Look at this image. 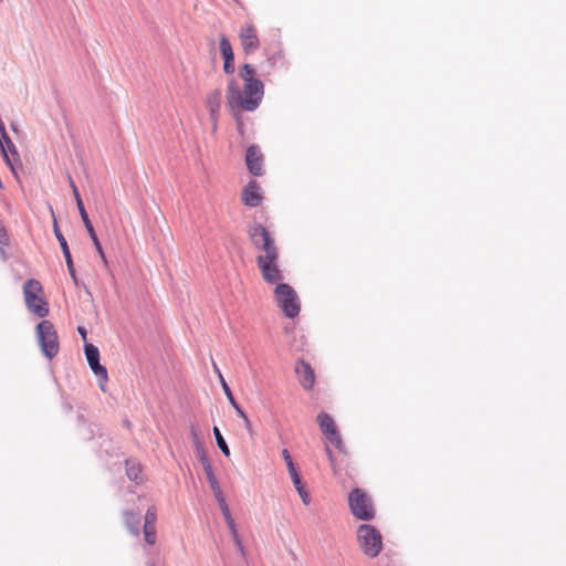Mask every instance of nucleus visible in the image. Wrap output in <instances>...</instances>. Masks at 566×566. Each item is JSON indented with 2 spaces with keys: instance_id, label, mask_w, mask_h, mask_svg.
Listing matches in <instances>:
<instances>
[{
  "instance_id": "obj_1",
  "label": "nucleus",
  "mask_w": 566,
  "mask_h": 566,
  "mask_svg": "<svg viewBox=\"0 0 566 566\" xmlns=\"http://www.w3.org/2000/svg\"><path fill=\"white\" fill-rule=\"evenodd\" d=\"M239 76L243 85L240 86L235 77L228 81L226 99L227 106L233 114L240 111H255L264 96V84L255 77V70L251 64H243L240 67Z\"/></svg>"
},
{
  "instance_id": "obj_2",
  "label": "nucleus",
  "mask_w": 566,
  "mask_h": 566,
  "mask_svg": "<svg viewBox=\"0 0 566 566\" xmlns=\"http://www.w3.org/2000/svg\"><path fill=\"white\" fill-rule=\"evenodd\" d=\"M23 297L30 313L41 318L49 315V303L45 300L44 290L40 281L29 279L23 285Z\"/></svg>"
},
{
  "instance_id": "obj_3",
  "label": "nucleus",
  "mask_w": 566,
  "mask_h": 566,
  "mask_svg": "<svg viewBox=\"0 0 566 566\" xmlns=\"http://www.w3.org/2000/svg\"><path fill=\"white\" fill-rule=\"evenodd\" d=\"M357 542L363 553L368 557H376L382 549L380 532L369 524H361L357 528Z\"/></svg>"
},
{
  "instance_id": "obj_4",
  "label": "nucleus",
  "mask_w": 566,
  "mask_h": 566,
  "mask_svg": "<svg viewBox=\"0 0 566 566\" xmlns=\"http://www.w3.org/2000/svg\"><path fill=\"white\" fill-rule=\"evenodd\" d=\"M274 298L286 317L294 318L298 315L301 310L300 298L291 285L285 283L276 284Z\"/></svg>"
},
{
  "instance_id": "obj_5",
  "label": "nucleus",
  "mask_w": 566,
  "mask_h": 566,
  "mask_svg": "<svg viewBox=\"0 0 566 566\" xmlns=\"http://www.w3.org/2000/svg\"><path fill=\"white\" fill-rule=\"evenodd\" d=\"M36 337L42 353L48 358H53L60 349L59 337L50 321H42L36 326Z\"/></svg>"
},
{
  "instance_id": "obj_6",
  "label": "nucleus",
  "mask_w": 566,
  "mask_h": 566,
  "mask_svg": "<svg viewBox=\"0 0 566 566\" xmlns=\"http://www.w3.org/2000/svg\"><path fill=\"white\" fill-rule=\"evenodd\" d=\"M348 505L352 514L358 520L370 521L375 517L371 499L360 489H354L349 493Z\"/></svg>"
},
{
  "instance_id": "obj_7",
  "label": "nucleus",
  "mask_w": 566,
  "mask_h": 566,
  "mask_svg": "<svg viewBox=\"0 0 566 566\" xmlns=\"http://www.w3.org/2000/svg\"><path fill=\"white\" fill-rule=\"evenodd\" d=\"M317 423L328 442L336 449L343 451L344 443L334 419L328 413L322 411L317 416Z\"/></svg>"
},
{
  "instance_id": "obj_8",
  "label": "nucleus",
  "mask_w": 566,
  "mask_h": 566,
  "mask_svg": "<svg viewBox=\"0 0 566 566\" xmlns=\"http://www.w3.org/2000/svg\"><path fill=\"white\" fill-rule=\"evenodd\" d=\"M238 35L244 53H253L260 48L258 30L251 22L242 24Z\"/></svg>"
},
{
  "instance_id": "obj_9",
  "label": "nucleus",
  "mask_w": 566,
  "mask_h": 566,
  "mask_svg": "<svg viewBox=\"0 0 566 566\" xmlns=\"http://www.w3.org/2000/svg\"><path fill=\"white\" fill-rule=\"evenodd\" d=\"M248 233L258 253L266 250L270 245L276 244L270 232L260 223L250 226Z\"/></svg>"
},
{
  "instance_id": "obj_10",
  "label": "nucleus",
  "mask_w": 566,
  "mask_h": 566,
  "mask_svg": "<svg viewBox=\"0 0 566 566\" xmlns=\"http://www.w3.org/2000/svg\"><path fill=\"white\" fill-rule=\"evenodd\" d=\"M263 280L269 284H279L283 280V271L281 269L280 256L256 262Z\"/></svg>"
},
{
  "instance_id": "obj_11",
  "label": "nucleus",
  "mask_w": 566,
  "mask_h": 566,
  "mask_svg": "<svg viewBox=\"0 0 566 566\" xmlns=\"http://www.w3.org/2000/svg\"><path fill=\"white\" fill-rule=\"evenodd\" d=\"M282 457L286 463V467H287V470H289V473H290V476L293 481V484L297 491V493L300 494L301 499H302V502L305 504V505H308L310 502H311V496H310V493L307 492V490L305 489V485L304 483L302 482V479H301V475L293 462V459L289 452L287 449H283L282 450Z\"/></svg>"
},
{
  "instance_id": "obj_12",
  "label": "nucleus",
  "mask_w": 566,
  "mask_h": 566,
  "mask_svg": "<svg viewBox=\"0 0 566 566\" xmlns=\"http://www.w3.org/2000/svg\"><path fill=\"white\" fill-rule=\"evenodd\" d=\"M85 356L92 371L99 377L103 382L108 381L107 369L99 364V352L98 348L93 344H85L84 346Z\"/></svg>"
},
{
  "instance_id": "obj_13",
  "label": "nucleus",
  "mask_w": 566,
  "mask_h": 566,
  "mask_svg": "<svg viewBox=\"0 0 566 566\" xmlns=\"http://www.w3.org/2000/svg\"><path fill=\"white\" fill-rule=\"evenodd\" d=\"M0 146L7 164L13 169V163L19 160L17 148L6 132L3 123L0 120Z\"/></svg>"
},
{
  "instance_id": "obj_14",
  "label": "nucleus",
  "mask_w": 566,
  "mask_h": 566,
  "mask_svg": "<svg viewBox=\"0 0 566 566\" xmlns=\"http://www.w3.org/2000/svg\"><path fill=\"white\" fill-rule=\"evenodd\" d=\"M156 523H157V511H156L155 506H150L146 511L145 522H144V527H143L145 542L150 546L155 545L156 541H157Z\"/></svg>"
},
{
  "instance_id": "obj_15",
  "label": "nucleus",
  "mask_w": 566,
  "mask_h": 566,
  "mask_svg": "<svg viewBox=\"0 0 566 566\" xmlns=\"http://www.w3.org/2000/svg\"><path fill=\"white\" fill-rule=\"evenodd\" d=\"M295 373L297 375L301 386L305 390L313 389L315 385V374L308 363L304 360H298L295 365Z\"/></svg>"
},
{
  "instance_id": "obj_16",
  "label": "nucleus",
  "mask_w": 566,
  "mask_h": 566,
  "mask_svg": "<svg viewBox=\"0 0 566 566\" xmlns=\"http://www.w3.org/2000/svg\"><path fill=\"white\" fill-rule=\"evenodd\" d=\"M245 161L248 169L254 176L263 174V156L256 146H250L247 150Z\"/></svg>"
},
{
  "instance_id": "obj_17",
  "label": "nucleus",
  "mask_w": 566,
  "mask_h": 566,
  "mask_svg": "<svg viewBox=\"0 0 566 566\" xmlns=\"http://www.w3.org/2000/svg\"><path fill=\"white\" fill-rule=\"evenodd\" d=\"M242 202L248 207H258L262 202V195L256 181H250L242 191Z\"/></svg>"
},
{
  "instance_id": "obj_18",
  "label": "nucleus",
  "mask_w": 566,
  "mask_h": 566,
  "mask_svg": "<svg viewBox=\"0 0 566 566\" xmlns=\"http://www.w3.org/2000/svg\"><path fill=\"white\" fill-rule=\"evenodd\" d=\"M53 228H54L53 229L54 230V234H55V237H56V239H57V241L60 243V247L62 249L63 255L65 258V262H66V265H67L69 273H70L72 280L74 281V283H76V273H75L73 260H72V256H71V252H70L66 239L64 238V235L60 231L56 221H54V227Z\"/></svg>"
},
{
  "instance_id": "obj_19",
  "label": "nucleus",
  "mask_w": 566,
  "mask_h": 566,
  "mask_svg": "<svg viewBox=\"0 0 566 566\" xmlns=\"http://www.w3.org/2000/svg\"><path fill=\"white\" fill-rule=\"evenodd\" d=\"M206 105L209 109V113H210V116H211V119L213 123V128H216L218 117H219L220 105H221V92L219 90L211 92L207 96Z\"/></svg>"
},
{
  "instance_id": "obj_20",
  "label": "nucleus",
  "mask_w": 566,
  "mask_h": 566,
  "mask_svg": "<svg viewBox=\"0 0 566 566\" xmlns=\"http://www.w3.org/2000/svg\"><path fill=\"white\" fill-rule=\"evenodd\" d=\"M191 436L193 438V441L196 443V451H197V455H198V459L202 465V468H207V465H212L211 464V461L210 459L208 458L202 444L200 443L199 441V436H198V432L192 428L191 429Z\"/></svg>"
},
{
  "instance_id": "obj_21",
  "label": "nucleus",
  "mask_w": 566,
  "mask_h": 566,
  "mask_svg": "<svg viewBox=\"0 0 566 566\" xmlns=\"http://www.w3.org/2000/svg\"><path fill=\"white\" fill-rule=\"evenodd\" d=\"M191 436L193 438V441L196 443V451H197V455H198V459L202 465V468H207V465H212L211 464V461L210 459L208 458L202 444L200 443L199 441V436H198V432L192 428L191 429Z\"/></svg>"
},
{
  "instance_id": "obj_22",
  "label": "nucleus",
  "mask_w": 566,
  "mask_h": 566,
  "mask_svg": "<svg viewBox=\"0 0 566 566\" xmlns=\"http://www.w3.org/2000/svg\"><path fill=\"white\" fill-rule=\"evenodd\" d=\"M203 471L206 473V478L208 480V483H209L214 496L223 494L221 486L217 480V476L213 472L212 465H207V468H205Z\"/></svg>"
},
{
  "instance_id": "obj_23",
  "label": "nucleus",
  "mask_w": 566,
  "mask_h": 566,
  "mask_svg": "<svg viewBox=\"0 0 566 566\" xmlns=\"http://www.w3.org/2000/svg\"><path fill=\"white\" fill-rule=\"evenodd\" d=\"M125 525L134 535L139 534V517L132 511L125 512Z\"/></svg>"
},
{
  "instance_id": "obj_24",
  "label": "nucleus",
  "mask_w": 566,
  "mask_h": 566,
  "mask_svg": "<svg viewBox=\"0 0 566 566\" xmlns=\"http://www.w3.org/2000/svg\"><path fill=\"white\" fill-rule=\"evenodd\" d=\"M126 473L127 476L135 482L142 480V465L135 461H126Z\"/></svg>"
},
{
  "instance_id": "obj_25",
  "label": "nucleus",
  "mask_w": 566,
  "mask_h": 566,
  "mask_svg": "<svg viewBox=\"0 0 566 566\" xmlns=\"http://www.w3.org/2000/svg\"><path fill=\"white\" fill-rule=\"evenodd\" d=\"M219 48L223 60L234 57L231 43L224 34L219 36Z\"/></svg>"
},
{
  "instance_id": "obj_26",
  "label": "nucleus",
  "mask_w": 566,
  "mask_h": 566,
  "mask_svg": "<svg viewBox=\"0 0 566 566\" xmlns=\"http://www.w3.org/2000/svg\"><path fill=\"white\" fill-rule=\"evenodd\" d=\"M280 256L279 248L276 244L270 245L266 250H263L262 252L258 253L256 255V262L262 261H270V259H275Z\"/></svg>"
},
{
  "instance_id": "obj_27",
  "label": "nucleus",
  "mask_w": 566,
  "mask_h": 566,
  "mask_svg": "<svg viewBox=\"0 0 566 566\" xmlns=\"http://www.w3.org/2000/svg\"><path fill=\"white\" fill-rule=\"evenodd\" d=\"M213 434H214V438H216V441H217V444L219 447V449L222 451V453L226 455V457H229L230 455V449L224 440V438L222 437L220 430L218 427H214L213 428Z\"/></svg>"
},
{
  "instance_id": "obj_28",
  "label": "nucleus",
  "mask_w": 566,
  "mask_h": 566,
  "mask_svg": "<svg viewBox=\"0 0 566 566\" xmlns=\"http://www.w3.org/2000/svg\"><path fill=\"white\" fill-rule=\"evenodd\" d=\"M214 497H216V500H217V502L219 504V507H220V510L222 512L223 517L231 516V512H230V509H229V506H228V504L226 502L224 495L220 494V495L214 496Z\"/></svg>"
},
{
  "instance_id": "obj_29",
  "label": "nucleus",
  "mask_w": 566,
  "mask_h": 566,
  "mask_svg": "<svg viewBox=\"0 0 566 566\" xmlns=\"http://www.w3.org/2000/svg\"><path fill=\"white\" fill-rule=\"evenodd\" d=\"M78 209V212L81 214V219L87 230V232H93L94 231V227L88 218V214L85 210V207H81V208H77Z\"/></svg>"
},
{
  "instance_id": "obj_30",
  "label": "nucleus",
  "mask_w": 566,
  "mask_h": 566,
  "mask_svg": "<svg viewBox=\"0 0 566 566\" xmlns=\"http://www.w3.org/2000/svg\"><path fill=\"white\" fill-rule=\"evenodd\" d=\"M69 181H70V186L72 188V192H73L74 199L76 201L77 208L84 207V203H83V200H82L81 195L78 192V189H77L76 185L74 184V181H73V179L71 177H69Z\"/></svg>"
},
{
  "instance_id": "obj_31",
  "label": "nucleus",
  "mask_w": 566,
  "mask_h": 566,
  "mask_svg": "<svg viewBox=\"0 0 566 566\" xmlns=\"http://www.w3.org/2000/svg\"><path fill=\"white\" fill-rule=\"evenodd\" d=\"M234 70H235L234 57L223 60V71L226 74L231 75L234 73Z\"/></svg>"
},
{
  "instance_id": "obj_32",
  "label": "nucleus",
  "mask_w": 566,
  "mask_h": 566,
  "mask_svg": "<svg viewBox=\"0 0 566 566\" xmlns=\"http://www.w3.org/2000/svg\"><path fill=\"white\" fill-rule=\"evenodd\" d=\"M229 530L231 532V535H232L233 541H234L235 545L238 546V548L240 551H243V544H242V541H241L240 535L238 533L237 526L233 525L232 527H229Z\"/></svg>"
},
{
  "instance_id": "obj_33",
  "label": "nucleus",
  "mask_w": 566,
  "mask_h": 566,
  "mask_svg": "<svg viewBox=\"0 0 566 566\" xmlns=\"http://www.w3.org/2000/svg\"><path fill=\"white\" fill-rule=\"evenodd\" d=\"M219 380H220V384H221L222 389H223L224 394L227 395V397H231L232 391H231L230 387L228 386V384L221 373H219Z\"/></svg>"
},
{
  "instance_id": "obj_34",
  "label": "nucleus",
  "mask_w": 566,
  "mask_h": 566,
  "mask_svg": "<svg viewBox=\"0 0 566 566\" xmlns=\"http://www.w3.org/2000/svg\"><path fill=\"white\" fill-rule=\"evenodd\" d=\"M88 234H90V238L93 241V244H94L95 249L98 250L99 248H102L101 242H99V240L97 238V234H96L95 230L93 232H88Z\"/></svg>"
},
{
  "instance_id": "obj_35",
  "label": "nucleus",
  "mask_w": 566,
  "mask_h": 566,
  "mask_svg": "<svg viewBox=\"0 0 566 566\" xmlns=\"http://www.w3.org/2000/svg\"><path fill=\"white\" fill-rule=\"evenodd\" d=\"M325 451H326V454H327V458L332 464V467H334V455L332 453V450L328 446L325 447Z\"/></svg>"
},
{
  "instance_id": "obj_36",
  "label": "nucleus",
  "mask_w": 566,
  "mask_h": 566,
  "mask_svg": "<svg viewBox=\"0 0 566 566\" xmlns=\"http://www.w3.org/2000/svg\"><path fill=\"white\" fill-rule=\"evenodd\" d=\"M96 251H97V253H98V255H99V258H101L102 262H103L105 265H107V259H106V256H105V253H104L103 248H99V249H98V250H96Z\"/></svg>"
},
{
  "instance_id": "obj_37",
  "label": "nucleus",
  "mask_w": 566,
  "mask_h": 566,
  "mask_svg": "<svg viewBox=\"0 0 566 566\" xmlns=\"http://www.w3.org/2000/svg\"><path fill=\"white\" fill-rule=\"evenodd\" d=\"M234 408L239 415V417H241L243 420H247V413L238 406V405H234Z\"/></svg>"
},
{
  "instance_id": "obj_38",
  "label": "nucleus",
  "mask_w": 566,
  "mask_h": 566,
  "mask_svg": "<svg viewBox=\"0 0 566 566\" xmlns=\"http://www.w3.org/2000/svg\"><path fill=\"white\" fill-rule=\"evenodd\" d=\"M77 332L80 333L82 339L86 340L87 332H86L85 327H83V326L77 327Z\"/></svg>"
},
{
  "instance_id": "obj_39",
  "label": "nucleus",
  "mask_w": 566,
  "mask_h": 566,
  "mask_svg": "<svg viewBox=\"0 0 566 566\" xmlns=\"http://www.w3.org/2000/svg\"><path fill=\"white\" fill-rule=\"evenodd\" d=\"M224 520H226V523H227L228 527H232L233 525H235L232 515L228 516V517H224Z\"/></svg>"
},
{
  "instance_id": "obj_40",
  "label": "nucleus",
  "mask_w": 566,
  "mask_h": 566,
  "mask_svg": "<svg viewBox=\"0 0 566 566\" xmlns=\"http://www.w3.org/2000/svg\"><path fill=\"white\" fill-rule=\"evenodd\" d=\"M224 520H226V523H227L228 527H232L233 525H235L232 515L228 516V517H224Z\"/></svg>"
},
{
  "instance_id": "obj_41",
  "label": "nucleus",
  "mask_w": 566,
  "mask_h": 566,
  "mask_svg": "<svg viewBox=\"0 0 566 566\" xmlns=\"http://www.w3.org/2000/svg\"><path fill=\"white\" fill-rule=\"evenodd\" d=\"M244 421V427L248 431H251V428H252V423L250 421V419L247 417V420H243Z\"/></svg>"
},
{
  "instance_id": "obj_42",
  "label": "nucleus",
  "mask_w": 566,
  "mask_h": 566,
  "mask_svg": "<svg viewBox=\"0 0 566 566\" xmlns=\"http://www.w3.org/2000/svg\"><path fill=\"white\" fill-rule=\"evenodd\" d=\"M228 399L230 400V402L234 406L237 405L235 401H234V398H233V395L231 394V397H228Z\"/></svg>"
},
{
  "instance_id": "obj_43",
  "label": "nucleus",
  "mask_w": 566,
  "mask_h": 566,
  "mask_svg": "<svg viewBox=\"0 0 566 566\" xmlns=\"http://www.w3.org/2000/svg\"><path fill=\"white\" fill-rule=\"evenodd\" d=\"M213 368H214V373H217L218 375H219V373H221L220 369L218 368V366L214 363H213Z\"/></svg>"
}]
</instances>
